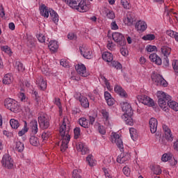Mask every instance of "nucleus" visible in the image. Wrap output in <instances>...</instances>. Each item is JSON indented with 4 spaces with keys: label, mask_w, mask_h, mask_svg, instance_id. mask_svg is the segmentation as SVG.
Segmentation results:
<instances>
[{
    "label": "nucleus",
    "mask_w": 178,
    "mask_h": 178,
    "mask_svg": "<svg viewBox=\"0 0 178 178\" xmlns=\"http://www.w3.org/2000/svg\"><path fill=\"white\" fill-rule=\"evenodd\" d=\"M111 142L113 144H116L118 148H120V149H123V140H122V138H120V136L117 133H113Z\"/></svg>",
    "instance_id": "1a4fd4ad"
},
{
    "label": "nucleus",
    "mask_w": 178,
    "mask_h": 178,
    "mask_svg": "<svg viewBox=\"0 0 178 178\" xmlns=\"http://www.w3.org/2000/svg\"><path fill=\"white\" fill-rule=\"evenodd\" d=\"M76 149L79 152H81L82 155H86V154H88L90 151L88 147L84 145V143L79 142L76 144Z\"/></svg>",
    "instance_id": "dca6fc26"
},
{
    "label": "nucleus",
    "mask_w": 178,
    "mask_h": 178,
    "mask_svg": "<svg viewBox=\"0 0 178 178\" xmlns=\"http://www.w3.org/2000/svg\"><path fill=\"white\" fill-rule=\"evenodd\" d=\"M10 124L12 127V129H19V127L20 126V124L19 123V121L15 119H11L10 120Z\"/></svg>",
    "instance_id": "c9c22d12"
},
{
    "label": "nucleus",
    "mask_w": 178,
    "mask_h": 178,
    "mask_svg": "<svg viewBox=\"0 0 178 178\" xmlns=\"http://www.w3.org/2000/svg\"><path fill=\"white\" fill-rule=\"evenodd\" d=\"M1 165L3 168H7L8 169H12L13 168V159L10 157V155L8 154L3 155L1 160Z\"/></svg>",
    "instance_id": "0eeeda50"
},
{
    "label": "nucleus",
    "mask_w": 178,
    "mask_h": 178,
    "mask_svg": "<svg viewBox=\"0 0 178 178\" xmlns=\"http://www.w3.org/2000/svg\"><path fill=\"white\" fill-rule=\"evenodd\" d=\"M106 103L107 105H108V106H112L113 105H115V99L110 97V99H107Z\"/></svg>",
    "instance_id": "6e6d98bb"
},
{
    "label": "nucleus",
    "mask_w": 178,
    "mask_h": 178,
    "mask_svg": "<svg viewBox=\"0 0 178 178\" xmlns=\"http://www.w3.org/2000/svg\"><path fill=\"white\" fill-rule=\"evenodd\" d=\"M68 40H77V35L73 33H70L67 35Z\"/></svg>",
    "instance_id": "052dcab7"
},
{
    "label": "nucleus",
    "mask_w": 178,
    "mask_h": 178,
    "mask_svg": "<svg viewBox=\"0 0 178 178\" xmlns=\"http://www.w3.org/2000/svg\"><path fill=\"white\" fill-rule=\"evenodd\" d=\"M19 98L22 102H26V95H24V93L23 92L20 93L19 95Z\"/></svg>",
    "instance_id": "338daca9"
},
{
    "label": "nucleus",
    "mask_w": 178,
    "mask_h": 178,
    "mask_svg": "<svg viewBox=\"0 0 178 178\" xmlns=\"http://www.w3.org/2000/svg\"><path fill=\"white\" fill-rule=\"evenodd\" d=\"M165 12L166 13V17L168 20L170 22V23H172V15H169V10L168 9V6L165 7Z\"/></svg>",
    "instance_id": "5fc2aeb1"
},
{
    "label": "nucleus",
    "mask_w": 178,
    "mask_h": 178,
    "mask_svg": "<svg viewBox=\"0 0 178 178\" xmlns=\"http://www.w3.org/2000/svg\"><path fill=\"white\" fill-rule=\"evenodd\" d=\"M176 31H172V30H168L166 31V34L169 35V37H171V38H174L175 35H176Z\"/></svg>",
    "instance_id": "4d7b16f0"
},
{
    "label": "nucleus",
    "mask_w": 178,
    "mask_h": 178,
    "mask_svg": "<svg viewBox=\"0 0 178 178\" xmlns=\"http://www.w3.org/2000/svg\"><path fill=\"white\" fill-rule=\"evenodd\" d=\"M15 65H16V67H17V70H18V72H22L26 69L24 67V66L23 65V63H20V61H17L15 63Z\"/></svg>",
    "instance_id": "ea45409f"
},
{
    "label": "nucleus",
    "mask_w": 178,
    "mask_h": 178,
    "mask_svg": "<svg viewBox=\"0 0 178 178\" xmlns=\"http://www.w3.org/2000/svg\"><path fill=\"white\" fill-rule=\"evenodd\" d=\"M122 109L124 113L123 115H129V116H133V108L131 105L129 103H123L122 105Z\"/></svg>",
    "instance_id": "4468645a"
},
{
    "label": "nucleus",
    "mask_w": 178,
    "mask_h": 178,
    "mask_svg": "<svg viewBox=\"0 0 178 178\" xmlns=\"http://www.w3.org/2000/svg\"><path fill=\"white\" fill-rule=\"evenodd\" d=\"M78 99L83 108H87L90 107V102L87 97L81 95L79 97Z\"/></svg>",
    "instance_id": "aec40b11"
},
{
    "label": "nucleus",
    "mask_w": 178,
    "mask_h": 178,
    "mask_svg": "<svg viewBox=\"0 0 178 178\" xmlns=\"http://www.w3.org/2000/svg\"><path fill=\"white\" fill-rule=\"evenodd\" d=\"M102 115L104 119H106V121L108 122L109 120V113L108 111L103 109L102 111Z\"/></svg>",
    "instance_id": "de8ad7c7"
},
{
    "label": "nucleus",
    "mask_w": 178,
    "mask_h": 178,
    "mask_svg": "<svg viewBox=\"0 0 178 178\" xmlns=\"http://www.w3.org/2000/svg\"><path fill=\"white\" fill-rule=\"evenodd\" d=\"M152 80L156 85L162 86V87H168V81L163 79L161 74H154L152 76Z\"/></svg>",
    "instance_id": "39448f33"
},
{
    "label": "nucleus",
    "mask_w": 178,
    "mask_h": 178,
    "mask_svg": "<svg viewBox=\"0 0 178 178\" xmlns=\"http://www.w3.org/2000/svg\"><path fill=\"white\" fill-rule=\"evenodd\" d=\"M136 19V15H134V13L128 12L127 13V17L124 18V22L127 26H133V23H134Z\"/></svg>",
    "instance_id": "ddd939ff"
},
{
    "label": "nucleus",
    "mask_w": 178,
    "mask_h": 178,
    "mask_svg": "<svg viewBox=\"0 0 178 178\" xmlns=\"http://www.w3.org/2000/svg\"><path fill=\"white\" fill-rule=\"evenodd\" d=\"M129 133H130L131 138H132V140H134L136 138H138V133L137 132V129H136L134 128H130L129 129Z\"/></svg>",
    "instance_id": "473e14b6"
},
{
    "label": "nucleus",
    "mask_w": 178,
    "mask_h": 178,
    "mask_svg": "<svg viewBox=\"0 0 178 178\" xmlns=\"http://www.w3.org/2000/svg\"><path fill=\"white\" fill-rule=\"evenodd\" d=\"M98 130H99V133H100V134L104 135V134H105V133H106V131L104 128V126H99Z\"/></svg>",
    "instance_id": "0e129e2a"
},
{
    "label": "nucleus",
    "mask_w": 178,
    "mask_h": 178,
    "mask_svg": "<svg viewBox=\"0 0 178 178\" xmlns=\"http://www.w3.org/2000/svg\"><path fill=\"white\" fill-rule=\"evenodd\" d=\"M154 175H161L162 173V170L161 169V167L159 165H157L156 167L154 168Z\"/></svg>",
    "instance_id": "864d4df0"
},
{
    "label": "nucleus",
    "mask_w": 178,
    "mask_h": 178,
    "mask_svg": "<svg viewBox=\"0 0 178 178\" xmlns=\"http://www.w3.org/2000/svg\"><path fill=\"white\" fill-rule=\"evenodd\" d=\"M172 67H173L177 76H178V60H174L172 61Z\"/></svg>",
    "instance_id": "49530a36"
},
{
    "label": "nucleus",
    "mask_w": 178,
    "mask_h": 178,
    "mask_svg": "<svg viewBox=\"0 0 178 178\" xmlns=\"http://www.w3.org/2000/svg\"><path fill=\"white\" fill-rule=\"evenodd\" d=\"M122 172L124 173V175H125V176H127V177H129V176H130V168L129 167H124Z\"/></svg>",
    "instance_id": "3c124183"
},
{
    "label": "nucleus",
    "mask_w": 178,
    "mask_h": 178,
    "mask_svg": "<svg viewBox=\"0 0 178 178\" xmlns=\"http://www.w3.org/2000/svg\"><path fill=\"white\" fill-rule=\"evenodd\" d=\"M50 136H51V133L49 131H44L42 134V138L44 140H48V138H49Z\"/></svg>",
    "instance_id": "09e8293b"
},
{
    "label": "nucleus",
    "mask_w": 178,
    "mask_h": 178,
    "mask_svg": "<svg viewBox=\"0 0 178 178\" xmlns=\"http://www.w3.org/2000/svg\"><path fill=\"white\" fill-rule=\"evenodd\" d=\"M138 101L140 102H142L144 105H147V106H154L155 103L154 102V100L151 99V97L147 96V95H138L137 97Z\"/></svg>",
    "instance_id": "6e6552de"
},
{
    "label": "nucleus",
    "mask_w": 178,
    "mask_h": 178,
    "mask_svg": "<svg viewBox=\"0 0 178 178\" xmlns=\"http://www.w3.org/2000/svg\"><path fill=\"white\" fill-rule=\"evenodd\" d=\"M103 171L104 172L106 177L111 178V175L109 174V170H108V169L104 168Z\"/></svg>",
    "instance_id": "774afa93"
},
{
    "label": "nucleus",
    "mask_w": 178,
    "mask_h": 178,
    "mask_svg": "<svg viewBox=\"0 0 178 178\" xmlns=\"http://www.w3.org/2000/svg\"><path fill=\"white\" fill-rule=\"evenodd\" d=\"M65 2L72 8V9H76L79 12H87L88 10V6L84 2V0H65Z\"/></svg>",
    "instance_id": "f03ea898"
},
{
    "label": "nucleus",
    "mask_w": 178,
    "mask_h": 178,
    "mask_svg": "<svg viewBox=\"0 0 178 178\" xmlns=\"http://www.w3.org/2000/svg\"><path fill=\"white\" fill-rule=\"evenodd\" d=\"M121 4L124 8V9H129V8H131L130 3H129L127 0H121Z\"/></svg>",
    "instance_id": "a18cd8bd"
},
{
    "label": "nucleus",
    "mask_w": 178,
    "mask_h": 178,
    "mask_svg": "<svg viewBox=\"0 0 178 178\" xmlns=\"http://www.w3.org/2000/svg\"><path fill=\"white\" fill-rule=\"evenodd\" d=\"M29 127L33 134H37V133H38V123L35 120L31 121L29 123Z\"/></svg>",
    "instance_id": "4be33fe9"
},
{
    "label": "nucleus",
    "mask_w": 178,
    "mask_h": 178,
    "mask_svg": "<svg viewBox=\"0 0 178 178\" xmlns=\"http://www.w3.org/2000/svg\"><path fill=\"white\" fill-rule=\"evenodd\" d=\"M50 16L54 23H58L59 22V15H58V13L55 12L54 10H49Z\"/></svg>",
    "instance_id": "c756f323"
},
{
    "label": "nucleus",
    "mask_w": 178,
    "mask_h": 178,
    "mask_svg": "<svg viewBox=\"0 0 178 178\" xmlns=\"http://www.w3.org/2000/svg\"><path fill=\"white\" fill-rule=\"evenodd\" d=\"M109 65L111 67H115V69H117L118 70L122 69V64H120V63L118 62V61H115V60H111L110 62Z\"/></svg>",
    "instance_id": "72a5a7b5"
},
{
    "label": "nucleus",
    "mask_w": 178,
    "mask_h": 178,
    "mask_svg": "<svg viewBox=\"0 0 178 178\" xmlns=\"http://www.w3.org/2000/svg\"><path fill=\"white\" fill-rule=\"evenodd\" d=\"M80 133H81V131L80 130V127H76L74 129V138L75 140H77L79 137H80Z\"/></svg>",
    "instance_id": "c03bdc74"
},
{
    "label": "nucleus",
    "mask_w": 178,
    "mask_h": 178,
    "mask_svg": "<svg viewBox=\"0 0 178 178\" xmlns=\"http://www.w3.org/2000/svg\"><path fill=\"white\" fill-rule=\"evenodd\" d=\"M59 48V45H58V42L56 40H51L49 44V49L51 52H56L58 49Z\"/></svg>",
    "instance_id": "393cba45"
},
{
    "label": "nucleus",
    "mask_w": 178,
    "mask_h": 178,
    "mask_svg": "<svg viewBox=\"0 0 178 178\" xmlns=\"http://www.w3.org/2000/svg\"><path fill=\"white\" fill-rule=\"evenodd\" d=\"M54 104L58 106V108L59 109H62V104L60 103V99L59 98H55V102Z\"/></svg>",
    "instance_id": "e2e57ef3"
},
{
    "label": "nucleus",
    "mask_w": 178,
    "mask_h": 178,
    "mask_svg": "<svg viewBox=\"0 0 178 178\" xmlns=\"http://www.w3.org/2000/svg\"><path fill=\"white\" fill-rule=\"evenodd\" d=\"M75 69L79 76L82 77H88V73L87 72V68L84 64H78L75 65Z\"/></svg>",
    "instance_id": "9b49d317"
},
{
    "label": "nucleus",
    "mask_w": 178,
    "mask_h": 178,
    "mask_svg": "<svg viewBox=\"0 0 178 178\" xmlns=\"http://www.w3.org/2000/svg\"><path fill=\"white\" fill-rule=\"evenodd\" d=\"M120 53L123 56H127V55H129V50L122 47L120 49Z\"/></svg>",
    "instance_id": "bf43d9fd"
},
{
    "label": "nucleus",
    "mask_w": 178,
    "mask_h": 178,
    "mask_svg": "<svg viewBox=\"0 0 178 178\" xmlns=\"http://www.w3.org/2000/svg\"><path fill=\"white\" fill-rule=\"evenodd\" d=\"M135 27L138 31H145L147 30V23L145 22L138 21L136 22Z\"/></svg>",
    "instance_id": "a211bd4d"
},
{
    "label": "nucleus",
    "mask_w": 178,
    "mask_h": 178,
    "mask_svg": "<svg viewBox=\"0 0 178 178\" xmlns=\"http://www.w3.org/2000/svg\"><path fill=\"white\" fill-rule=\"evenodd\" d=\"M79 123L81 127H84V129H88V121L86 118H81L79 120Z\"/></svg>",
    "instance_id": "2f4dec72"
},
{
    "label": "nucleus",
    "mask_w": 178,
    "mask_h": 178,
    "mask_svg": "<svg viewBox=\"0 0 178 178\" xmlns=\"http://www.w3.org/2000/svg\"><path fill=\"white\" fill-rule=\"evenodd\" d=\"M112 37L113 40L115 41V42H117L118 45H120V47H124L126 44V38H124L123 34L119 32H115L113 33Z\"/></svg>",
    "instance_id": "423d86ee"
},
{
    "label": "nucleus",
    "mask_w": 178,
    "mask_h": 178,
    "mask_svg": "<svg viewBox=\"0 0 178 178\" xmlns=\"http://www.w3.org/2000/svg\"><path fill=\"white\" fill-rule=\"evenodd\" d=\"M143 40H145V41H152V40H155V35L147 34L143 37Z\"/></svg>",
    "instance_id": "79ce46f5"
},
{
    "label": "nucleus",
    "mask_w": 178,
    "mask_h": 178,
    "mask_svg": "<svg viewBox=\"0 0 178 178\" xmlns=\"http://www.w3.org/2000/svg\"><path fill=\"white\" fill-rule=\"evenodd\" d=\"M161 161L163 162H170V161H172V154H163L162 157H161Z\"/></svg>",
    "instance_id": "58836bf2"
},
{
    "label": "nucleus",
    "mask_w": 178,
    "mask_h": 178,
    "mask_svg": "<svg viewBox=\"0 0 178 178\" xmlns=\"http://www.w3.org/2000/svg\"><path fill=\"white\" fill-rule=\"evenodd\" d=\"M168 106L171 109H173V111H175V112H177L178 111V103L175 101H169L168 102Z\"/></svg>",
    "instance_id": "f704fd0d"
},
{
    "label": "nucleus",
    "mask_w": 178,
    "mask_h": 178,
    "mask_svg": "<svg viewBox=\"0 0 178 178\" xmlns=\"http://www.w3.org/2000/svg\"><path fill=\"white\" fill-rule=\"evenodd\" d=\"M27 131H29V128L27 127V122H25L24 129L18 132V136L22 137V136H24Z\"/></svg>",
    "instance_id": "4c0bfd02"
},
{
    "label": "nucleus",
    "mask_w": 178,
    "mask_h": 178,
    "mask_svg": "<svg viewBox=\"0 0 178 178\" xmlns=\"http://www.w3.org/2000/svg\"><path fill=\"white\" fill-rule=\"evenodd\" d=\"M170 52H172V49H170L168 46H163L161 47V54L165 57L168 58L170 55Z\"/></svg>",
    "instance_id": "c85d7f7f"
},
{
    "label": "nucleus",
    "mask_w": 178,
    "mask_h": 178,
    "mask_svg": "<svg viewBox=\"0 0 178 178\" xmlns=\"http://www.w3.org/2000/svg\"><path fill=\"white\" fill-rule=\"evenodd\" d=\"M4 106L11 111V112H19V109H20V106H19V103L11 98L6 99L4 101Z\"/></svg>",
    "instance_id": "20e7f679"
},
{
    "label": "nucleus",
    "mask_w": 178,
    "mask_h": 178,
    "mask_svg": "<svg viewBox=\"0 0 178 178\" xmlns=\"http://www.w3.org/2000/svg\"><path fill=\"white\" fill-rule=\"evenodd\" d=\"M149 59L152 62L156 63L159 66L162 65V59L156 54H152L149 56Z\"/></svg>",
    "instance_id": "6ab92c4d"
},
{
    "label": "nucleus",
    "mask_w": 178,
    "mask_h": 178,
    "mask_svg": "<svg viewBox=\"0 0 178 178\" xmlns=\"http://www.w3.org/2000/svg\"><path fill=\"white\" fill-rule=\"evenodd\" d=\"M106 13L107 19H110L111 20H113V19H115V13H113V11L107 10Z\"/></svg>",
    "instance_id": "a19ab883"
},
{
    "label": "nucleus",
    "mask_w": 178,
    "mask_h": 178,
    "mask_svg": "<svg viewBox=\"0 0 178 178\" xmlns=\"http://www.w3.org/2000/svg\"><path fill=\"white\" fill-rule=\"evenodd\" d=\"M2 51H4V52H6L8 55H12V51L10 50V48L8 46H3L1 47Z\"/></svg>",
    "instance_id": "603ef678"
},
{
    "label": "nucleus",
    "mask_w": 178,
    "mask_h": 178,
    "mask_svg": "<svg viewBox=\"0 0 178 178\" xmlns=\"http://www.w3.org/2000/svg\"><path fill=\"white\" fill-rule=\"evenodd\" d=\"M38 122L40 128L42 129V130H45L49 127V120H48L45 116L41 115L38 117Z\"/></svg>",
    "instance_id": "f8f14e48"
},
{
    "label": "nucleus",
    "mask_w": 178,
    "mask_h": 178,
    "mask_svg": "<svg viewBox=\"0 0 178 178\" xmlns=\"http://www.w3.org/2000/svg\"><path fill=\"white\" fill-rule=\"evenodd\" d=\"M165 138L168 141H173V135L172 134V132L169 133V135H165Z\"/></svg>",
    "instance_id": "69168bd1"
},
{
    "label": "nucleus",
    "mask_w": 178,
    "mask_h": 178,
    "mask_svg": "<svg viewBox=\"0 0 178 178\" xmlns=\"http://www.w3.org/2000/svg\"><path fill=\"white\" fill-rule=\"evenodd\" d=\"M158 104L162 109L166 111V107L168 106L169 101H170V95H166L163 91H158L156 93Z\"/></svg>",
    "instance_id": "7ed1b4c3"
},
{
    "label": "nucleus",
    "mask_w": 178,
    "mask_h": 178,
    "mask_svg": "<svg viewBox=\"0 0 178 178\" xmlns=\"http://www.w3.org/2000/svg\"><path fill=\"white\" fill-rule=\"evenodd\" d=\"M69 131H70V120H69L67 117H64L63 124L60 127V136H61L62 138V144L60 146L61 152H65V151L67 149V144H69V141H70V134H69Z\"/></svg>",
    "instance_id": "f257e3e1"
},
{
    "label": "nucleus",
    "mask_w": 178,
    "mask_h": 178,
    "mask_svg": "<svg viewBox=\"0 0 178 178\" xmlns=\"http://www.w3.org/2000/svg\"><path fill=\"white\" fill-rule=\"evenodd\" d=\"M149 124L151 133H152V134L156 133V129H158V120L154 118H152L149 121Z\"/></svg>",
    "instance_id": "2eb2a0df"
},
{
    "label": "nucleus",
    "mask_w": 178,
    "mask_h": 178,
    "mask_svg": "<svg viewBox=\"0 0 178 178\" xmlns=\"http://www.w3.org/2000/svg\"><path fill=\"white\" fill-rule=\"evenodd\" d=\"M3 83V84H10V83H12V76L10 74H7L4 76Z\"/></svg>",
    "instance_id": "e433bc0d"
},
{
    "label": "nucleus",
    "mask_w": 178,
    "mask_h": 178,
    "mask_svg": "<svg viewBox=\"0 0 178 178\" xmlns=\"http://www.w3.org/2000/svg\"><path fill=\"white\" fill-rule=\"evenodd\" d=\"M114 91L120 95V97H124V98L127 97V93L126 91H124V90H123V88H122L121 86H115L114 88Z\"/></svg>",
    "instance_id": "b1692460"
},
{
    "label": "nucleus",
    "mask_w": 178,
    "mask_h": 178,
    "mask_svg": "<svg viewBox=\"0 0 178 178\" xmlns=\"http://www.w3.org/2000/svg\"><path fill=\"white\" fill-rule=\"evenodd\" d=\"M79 51L81 54L86 58V59H92V51L91 49L86 47H80Z\"/></svg>",
    "instance_id": "9d476101"
},
{
    "label": "nucleus",
    "mask_w": 178,
    "mask_h": 178,
    "mask_svg": "<svg viewBox=\"0 0 178 178\" xmlns=\"http://www.w3.org/2000/svg\"><path fill=\"white\" fill-rule=\"evenodd\" d=\"M29 143L31 145H33V147H38L40 145V140H38V138L34 136H31Z\"/></svg>",
    "instance_id": "7c9ffc66"
},
{
    "label": "nucleus",
    "mask_w": 178,
    "mask_h": 178,
    "mask_svg": "<svg viewBox=\"0 0 178 178\" xmlns=\"http://www.w3.org/2000/svg\"><path fill=\"white\" fill-rule=\"evenodd\" d=\"M40 15L41 16H43V17H49V10H48V7H47L45 4H42L40 6Z\"/></svg>",
    "instance_id": "a878e982"
},
{
    "label": "nucleus",
    "mask_w": 178,
    "mask_h": 178,
    "mask_svg": "<svg viewBox=\"0 0 178 178\" xmlns=\"http://www.w3.org/2000/svg\"><path fill=\"white\" fill-rule=\"evenodd\" d=\"M130 159V154L126 153L124 154H121L120 156H118L117 158V162L118 163H124L127 161H129Z\"/></svg>",
    "instance_id": "f3484780"
},
{
    "label": "nucleus",
    "mask_w": 178,
    "mask_h": 178,
    "mask_svg": "<svg viewBox=\"0 0 178 178\" xmlns=\"http://www.w3.org/2000/svg\"><path fill=\"white\" fill-rule=\"evenodd\" d=\"M133 115H122V120H124L126 124H128L129 126H133L134 124V122H133V118H131Z\"/></svg>",
    "instance_id": "bb28decb"
},
{
    "label": "nucleus",
    "mask_w": 178,
    "mask_h": 178,
    "mask_svg": "<svg viewBox=\"0 0 178 178\" xmlns=\"http://www.w3.org/2000/svg\"><path fill=\"white\" fill-rule=\"evenodd\" d=\"M86 162H88L89 166H94V159L92 155L90 154L86 157Z\"/></svg>",
    "instance_id": "37998d69"
},
{
    "label": "nucleus",
    "mask_w": 178,
    "mask_h": 178,
    "mask_svg": "<svg viewBox=\"0 0 178 178\" xmlns=\"http://www.w3.org/2000/svg\"><path fill=\"white\" fill-rule=\"evenodd\" d=\"M15 151H17V152H23V151H24V143H22L20 140L16 141Z\"/></svg>",
    "instance_id": "cd10ccee"
},
{
    "label": "nucleus",
    "mask_w": 178,
    "mask_h": 178,
    "mask_svg": "<svg viewBox=\"0 0 178 178\" xmlns=\"http://www.w3.org/2000/svg\"><path fill=\"white\" fill-rule=\"evenodd\" d=\"M146 49L147 52H154V51H156V46L149 45Z\"/></svg>",
    "instance_id": "680f3d73"
},
{
    "label": "nucleus",
    "mask_w": 178,
    "mask_h": 178,
    "mask_svg": "<svg viewBox=\"0 0 178 178\" xmlns=\"http://www.w3.org/2000/svg\"><path fill=\"white\" fill-rule=\"evenodd\" d=\"M37 38L40 42H45V35L39 34L37 35Z\"/></svg>",
    "instance_id": "13d9d810"
},
{
    "label": "nucleus",
    "mask_w": 178,
    "mask_h": 178,
    "mask_svg": "<svg viewBox=\"0 0 178 178\" xmlns=\"http://www.w3.org/2000/svg\"><path fill=\"white\" fill-rule=\"evenodd\" d=\"M102 59L108 63L113 60V55L109 51H105L102 54Z\"/></svg>",
    "instance_id": "5701e85b"
},
{
    "label": "nucleus",
    "mask_w": 178,
    "mask_h": 178,
    "mask_svg": "<svg viewBox=\"0 0 178 178\" xmlns=\"http://www.w3.org/2000/svg\"><path fill=\"white\" fill-rule=\"evenodd\" d=\"M163 130L164 131L165 136H167V138L169 136V133L172 132V131H170V129H169V127H168V126L165 124L163 125Z\"/></svg>",
    "instance_id": "8fccbe9b"
},
{
    "label": "nucleus",
    "mask_w": 178,
    "mask_h": 178,
    "mask_svg": "<svg viewBox=\"0 0 178 178\" xmlns=\"http://www.w3.org/2000/svg\"><path fill=\"white\" fill-rule=\"evenodd\" d=\"M36 84H38L40 90H42V91L47 89V81H44V78H42V76H39L37 79Z\"/></svg>",
    "instance_id": "412c9836"
}]
</instances>
